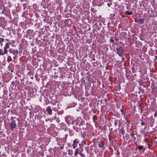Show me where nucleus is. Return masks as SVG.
I'll return each instance as SVG.
<instances>
[{
  "label": "nucleus",
  "instance_id": "f257e3e1",
  "mask_svg": "<svg viewBox=\"0 0 157 157\" xmlns=\"http://www.w3.org/2000/svg\"><path fill=\"white\" fill-rule=\"evenodd\" d=\"M116 50L118 55L120 56H122L124 52V48L122 47H119L118 48H117Z\"/></svg>",
  "mask_w": 157,
  "mask_h": 157
},
{
  "label": "nucleus",
  "instance_id": "f03ea898",
  "mask_svg": "<svg viewBox=\"0 0 157 157\" xmlns=\"http://www.w3.org/2000/svg\"><path fill=\"white\" fill-rule=\"evenodd\" d=\"M9 47H10L9 43H6V44L5 46H4V53L5 54H6L7 53L8 51L7 50V49L8 48H9Z\"/></svg>",
  "mask_w": 157,
  "mask_h": 157
},
{
  "label": "nucleus",
  "instance_id": "7ed1b4c3",
  "mask_svg": "<svg viewBox=\"0 0 157 157\" xmlns=\"http://www.w3.org/2000/svg\"><path fill=\"white\" fill-rule=\"evenodd\" d=\"M46 111L49 115H52V110L51 107L49 106L47 107L46 109Z\"/></svg>",
  "mask_w": 157,
  "mask_h": 157
},
{
  "label": "nucleus",
  "instance_id": "20e7f679",
  "mask_svg": "<svg viewBox=\"0 0 157 157\" xmlns=\"http://www.w3.org/2000/svg\"><path fill=\"white\" fill-rule=\"evenodd\" d=\"M10 126L11 127V129L13 130V128H15L16 126V124L15 122H13L10 123Z\"/></svg>",
  "mask_w": 157,
  "mask_h": 157
},
{
  "label": "nucleus",
  "instance_id": "39448f33",
  "mask_svg": "<svg viewBox=\"0 0 157 157\" xmlns=\"http://www.w3.org/2000/svg\"><path fill=\"white\" fill-rule=\"evenodd\" d=\"M98 147H102L103 149H104V144L102 142L100 141L98 143Z\"/></svg>",
  "mask_w": 157,
  "mask_h": 157
},
{
  "label": "nucleus",
  "instance_id": "423d86ee",
  "mask_svg": "<svg viewBox=\"0 0 157 157\" xmlns=\"http://www.w3.org/2000/svg\"><path fill=\"white\" fill-rule=\"evenodd\" d=\"M80 152H79L78 151V148H77L75 150V152L74 153V156H76V157L77 156V154L79 153Z\"/></svg>",
  "mask_w": 157,
  "mask_h": 157
},
{
  "label": "nucleus",
  "instance_id": "0eeeda50",
  "mask_svg": "<svg viewBox=\"0 0 157 157\" xmlns=\"http://www.w3.org/2000/svg\"><path fill=\"white\" fill-rule=\"evenodd\" d=\"M144 22V19L143 18L141 19L138 20V23L140 24H143Z\"/></svg>",
  "mask_w": 157,
  "mask_h": 157
},
{
  "label": "nucleus",
  "instance_id": "6e6552de",
  "mask_svg": "<svg viewBox=\"0 0 157 157\" xmlns=\"http://www.w3.org/2000/svg\"><path fill=\"white\" fill-rule=\"evenodd\" d=\"M77 144H78L73 143V144H72V145L73 146V148L74 149H75L77 147Z\"/></svg>",
  "mask_w": 157,
  "mask_h": 157
},
{
  "label": "nucleus",
  "instance_id": "1a4fd4ad",
  "mask_svg": "<svg viewBox=\"0 0 157 157\" xmlns=\"http://www.w3.org/2000/svg\"><path fill=\"white\" fill-rule=\"evenodd\" d=\"M73 143L78 144L79 143V140L78 139H76L74 140Z\"/></svg>",
  "mask_w": 157,
  "mask_h": 157
},
{
  "label": "nucleus",
  "instance_id": "9d476101",
  "mask_svg": "<svg viewBox=\"0 0 157 157\" xmlns=\"http://www.w3.org/2000/svg\"><path fill=\"white\" fill-rule=\"evenodd\" d=\"M126 14L127 15H131L132 14V13L131 11H127L126 12Z\"/></svg>",
  "mask_w": 157,
  "mask_h": 157
},
{
  "label": "nucleus",
  "instance_id": "9b49d317",
  "mask_svg": "<svg viewBox=\"0 0 157 157\" xmlns=\"http://www.w3.org/2000/svg\"><path fill=\"white\" fill-rule=\"evenodd\" d=\"M12 53L14 55H16L18 54V51L17 50H13Z\"/></svg>",
  "mask_w": 157,
  "mask_h": 157
},
{
  "label": "nucleus",
  "instance_id": "f8f14e48",
  "mask_svg": "<svg viewBox=\"0 0 157 157\" xmlns=\"http://www.w3.org/2000/svg\"><path fill=\"white\" fill-rule=\"evenodd\" d=\"M143 148V146L142 145L139 146L138 147V149L139 150H141Z\"/></svg>",
  "mask_w": 157,
  "mask_h": 157
},
{
  "label": "nucleus",
  "instance_id": "ddd939ff",
  "mask_svg": "<svg viewBox=\"0 0 157 157\" xmlns=\"http://www.w3.org/2000/svg\"><path fill=\"white\" fill-rule=\"evenodd\" d=\"M79 154L82 157H85V155L81 152H80L79 153Z\"/></svg>",
  "mask_w": 157,
  "mask_h": 157
},
{
  "label": "nucleus",
  "instance_id": "4468645a",
  "mask_svg": "<svg viewBox=\"0 0 157 157\" xmlns=\"http://www.w3.org/2000/svg\"><path fill=\"white\" fill-rule=\"evenodd\" d=\"M4 39L3 38H0V44L4 41Z\"/></svg>",
  "mask_w": 157,
  "mask_h": 157
},
{
  "label": "nucleus",
  "instance_id": "2eb2a0df",
  "mask_svg": "<svg viewBox=\"0 0 157 157\" xmlns=\"http://www.w3.org/2000/svg\"><path fill=\"white\" fill-rule=\"evenodd\" d=\"M4 54V52H3L2 51L0 50V55H3Z\"/></svg>",
  "mask_w": 157,
  "mask_h": 157
},
{
  "label": "nucleus",
  "instance_id": "dca6fc26",
  "mask_svg": "<svg viewBox=\"0 0 157 157\" xmlns=\"http://www.w3.org/2000/svg\"><path fill=\"white\" fill-rule=\"evenodd\" d=\"M110 42L111 43H113L114 42V40L113 39L111 38L110 40Z\"/></svg>",
  "mask_w": 157,
  "mask_h": 157
},
{
  "label": "nucleus",
  "instance_id": "f3484780",
  "mask_svg": "<svg viewBox=\"0 0 157 157\" xmlns=\"http://www.w3.org/2000/svg\"><path fill=\"white\" fill-rule=\"evenodd\" d=\"M13 51L12 49H10L9 50V52L10 53H12Z\"/></svg>",
  "mask_w": 157,
  "mask_h": 157
},
{
  "label": "nucleus",
  "instance_id": "a211bd4d",
  "mask_svg": "<svg viewBox=\"0 0 157 157\" xmlns=\"http://www.w3.org/2000/svg\"><path fill=\"white\" fill-rule=\"evenodd\" d=\"M114 39H115V40L116 41H118V40H119V39L117 38L116 37H115L114 38Z\"/></svg>",
  "mask_w": 157,
  "mask_h": 157
},
{
  "label": "nucleus",
  "instance_id": "6ab92c4d",
  "mask_svg": "<svg viewBox=\"0 0 157 157\" xmlns=\"http://www.w3.org/2000/svg\"><path fill=\"white\" fill-rule=\"evenodd\" d=\"M145 123L144 122H142L141 123V124L142 125H144V124H145Z\"/></svg>",
  "mask_w": 157,
  "mask_h": 157
},
{
  "label": "nucleus",
  "instance_id": "aec40b11",
  "mask_svg": "<svg viewBox=\"0 0 157 157\" xmlns=\"http://www.w3.org/2000/svg\"><path fill=\"white\" fill-rule=\"evenodd\" d=\"M107 5L109 7H110V4L109 3H107Z\"/></svg>",
  "mask_w": 157,
  "mask_h": 157
},
{
  "label": "nucleus",
  "instance_id": "412c9836",
  "mask_svg": "<svg viewBox=\"0 0 157 157\" xmlns=\"http://www.w3.org/2000/svg\"><path fill=\"white\" fill-rule=\"evenodd\" d=\"M138 21L137 19H135V21L136 22H138Z\"/></svg>",
  "mask_w": 157,
  "mask_h": 157
},
{
  "label": "nucleus",
  "instance_id": "4be33fe9",
  "mask_svg": "<svg viewBox=\"0 0 157 157\" xmlns=\"http://www.w3.org/2000/svg\"><path fill=\"white\" fill-rule=\"evenodd\" d=\"M134 133H132V134H131V136H134Z\"/></svg>",
  "mask_w": 157,
  "mask_h": 157
},
{
  "label": "nucleus",
  "instance_id": "5701e85b",
  "mask_svg": "<svg viewBox=\"0 0 157 157\" xmlns=\"http://www.w3.org/2000/svg\"><path fill=\"white\" fill-rule=\"evenodd\" d=\"M154 116H157V114H156V113H155V114H154Z\"/></svg>",
  "mask_w": 157,
  "mask_h": 157
},
{
  "label": "nucleus",
  "instance_id": "b1692460",
  "mask_svg": "<svg viewBox=\"0 0 157 157\" xmlns=\"http://www.w3.org/2000/svg\"><path fill=\"white\" fill-rule=\"evenodd\" d=\"M63 147H60V149H63Z\"/></svg>",
  "mask_w": 157,
  "mask_h": 157
},
{
  "label": "nucleus",
  "instance_id": "393cba45",
  "mask_svg": "<svg viewBox=\"0 0 157 157\" xmlns=\"http://www.w3.org/2000/svg\"><path fill=\"white\" fill-rule=\"evenodd\" d=\"M124 58H122V60H123V61H124Z\"/></svg>",
  "mask_w": 157,
  "mask_h": 157
},
{
  "label": "nucleus",
  "instance_id": "a878e982",
  "mask_svg": "<svg viewBox=\"0 0 157 157\" xmlns=\"http://www.w3.org/2000/svg\"><path fill=\"white\" fill-rule=\"evenodd\" d=\"M115 44H117V42H116V43H114Z\"/></svg>",
  "mask_w": 157,
  "mask_h": 157
},
{
  "label": "nucleus",
  "instance_id": "bb28decb",
  "mask_svg": "<svg viewBox=\"0 0 157 157\" xmlns=\"http://www.w3.org/2000/svg\"><path fill=\"white\" fill-rule=\"evenodd\" d=\"M0 156H1L2 155H1V152H0Z\"/></svg>",
  "mask_w": 157,
  "mask_h": 157
},
{
  "label": "nucleus",
  "instance_id": "cd10ccee",
  "mask_svg": "<svg viewBox=\"0 0 157 157\" xmlns=\"http://www.w3.org/2000/svg\"><path fill=\"white\" fill-rule=\"evenodd\" d=\"M155 58H156V59H157V56H155Z\"/></svg>",
  "mask_w": 157,
  "mask_h": 157
},
{
  "label": "nucleus",
  "instance_id": "c85d7f7f",
  "mask_svg": "<svg viewBox=\"0 0 157 157\" xmlns=\"http://www.w3.org/2000/svg\"><path fill=\"white\" fill-rule=\"evenodd\" d=\"M147 145H148V147H149V144H147Z\"/></svg>",
  "mask_w": 157,
  "mask_h": 157
},
{
  "label": "nucleus",
  "instance_id": "c756f323",
  "mask_svg": "<svg viewBox=\"0 0 157 157\" xmlns=\"http://www.w3.org/2000/svg\"><path fill=\"white\" fill-rule=\"evenodd\" d=\"M6 40H7V39H6Z\"/></svg>",
  "mask_w": 157,
  "mask_h": 157
},
{
  "label": "nucleus",
  "instance_id": "7c9ffc66",
  "mask_svg": "<svg viewBox=\"0 0 157 157\" xmlns=\"http://www.w3.org/2000/svg\"><path fill=\"white\" fill-rule=\"evenodd\" d=\"M144 150H145V149H144Z\"/></svg>",
  "mask_w": 157,
  "mask_h": 157
}]
</instances>
